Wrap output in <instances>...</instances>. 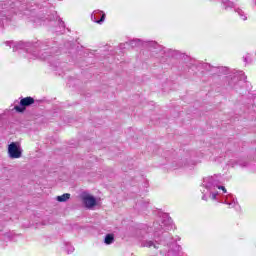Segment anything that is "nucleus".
Returning a JSON list of instances; mask_svg holds the SVG:
<instances>
[{
  "label": "nucleus",
  "mask_w": 256,
  "mask_h": 256,
  "mask_svg": "<svg viewBox=\"0 0 256 256\" xmlns=\"http://www.w3.org/2000/svg\"><path fill=\"white\" fill-rule=\"evenodd\" d=\"M154 237L159 239L160 243L167 245L168 252L167 256H177L181 252V246L177 245V241H181V237H178L176 240L172 238L171 234L165 231H171L173 229V219L169 214H163L158 222H155L154 225Z\"/></svg>",
  "instance_id": "1"
},
{
  "label": "nucleus",
  "mask_w": 256,
  "mask_h": 256,
  "mask_svg": "<svg viewBox=\"0 0 256 256\" xmlns=\"http://www.w3.org/2000/svg\"><path fill=\"white\" fill-rule=\"evenodd\" d=\"M6 45L12 47L13 51L25 49L27 59H47L51 55V51H47V44L43 42L23 43V42H5Z\"/></svg>",
  "instance_id": "2"
},
{
  "label": "nucleus",
  "mask_w": 256,
  "mask_h": 256,
  "mask_svg": "<svg viewBox=\"0 0 256 256\" xmlns=\"http://www.w3.org/2000/svg\"><path fill=\"white\" fill-rule=\"evenodd\" d=\"M247 81V76H245V73L243 71L236 72L232 78L228 81L229 87L232 89H239L241 87L242 83H245Z\"/></svg>",
  "instance_id": "3"
},
{
  "label": "nucleus",
  "mask_w": 256,
  "mask_h": 256,
  "mask_svg": "<svg viewBox=\"0 0 256 256\" xmlns=\"http://www.w3.org/2000/svg\"><path fill=\"white\" fill-rule=\"evenodd\" d=\"M36 7H38L37 2L27 0L26 3H22L18 6V15H25L26 17H29L33 15V11H35Z\"/></svg>",
  "instance_id": "4"
},
{
  "label": "nucleus",
  "mask_w": 256,
  "mask_h": 256,
  "mask_svg": "<svg viewBox=\"0 0 256 256\" xmlns=\"http://www.w3.org/2000/svg\"><path fill=\"white\" fill-rule=\"evenodd\" d=\"M23 155V149H21V145L19 142H11L8 145V157L10 159H20Z\"/></svg>",
  "instance_id": "5"
},
{
  "label": "nucleus",
  "mask_w": 256,
  "mask_h": 256,
  "mask_svg": "<svg viewBox=\"0 0 256 256\" xmlns=\"http://www.w3.org/2000/svg\"><path fill=\"white\" fill-rule=\"evenodd\" d=\"M220 183V175L208 176L203 179V187H205V189H208V191H213V189H215V187H217Z\"/></svg>",
  "instance_id": "6"
},
{
  "label": "nucleus",
  "mask_w": 256,
  "mask_h": 256,
  "mask_svg": "<svg viewBox=\"0 0 256 256\" xmlns=\"http://www.w3.org/2000/svg\"><path fill=\"white\" fill-rule=\"evenodd\" d=\"M33 103H35V99L31 96H28V97L22 98L20 100V106L16 105L14 106V109L17 113H25V109H27V107H31Z\"/></svg>",
  "instance_id": "7"
},
{
  "label": "nucleus",
  "mask_w": 256,
  "mask_h": 256,
  "mask_svg": "<svg viewBox=\"0 0 256 256\" xmlns=\"http://www.w3.org/2000/svg\"><path fill=\"white\" fill-rule=\"evenodd\" d=\"M81 199L82 202L84 203L85 207H87V209H93V207H95V205H97V198H95V196H91L90 194L83 192L81 194Z\"/></svg>",
  "instance_id": "8"
},
{
  "label": "nucleus",
  "mask_w": 256,
  "mask_h": 256,
  "mask_svg": "<svg viewBox=\"0 0 256 256\" xmlns=\"http://www.w3.org/2000/svg\"><path fill=\"white\" fill-rule=\"evenodd\" d=\"M204 69L206 71H211L213 75H227V67H215L211 66V64H205Z\"/></svg>",
  "instance_id": "9"
},
{
  "label": "nucleus",
  "mask_w": 256,
  "mask_h": 256,
  "mask_svg": "<svg viewBox=\"0 0 256 256\" xmlns=\"http://www.w3.org/2000/svg\"><path fill=\"white\" fill-rule=\"evenodd\" d=\"M105 17V13L101 10H95L91 15L92 21L98 23V25H101L105 21Z\"/></svg>",
  "instance_id": "10"
},
{
  "label": "nucleus",
  "mask_w": 256,
  "mask_h": 256,
  "mask_svg": "<svg viewBox=\"0 0 256 256\" xmlns=\"http://www.w3.org/2000/svg\"><path fill=\"white\" fill-rule=\"evenodd\" d=\"M159 245H161V243H159V240L155 239V240H144L141 243V247H147L148 249H159Z\"/></svg>",
  "instance_id": "11"
},
{
  "label": "nucleus",
  "mask_w": 256,
  "mask_h": 256,
  "mask_svg": "<svg viewBox=\"0 0 256 256\" xmlns=\"http://www.w3.org/2000/svg\"><path fill=\"white\" fill-rule=\"evenodd\" d=\"M229 167H247V160L239 159V160H230L228 162Z\"/></svg>",
  "instance_id": "12"
},
{
  "label": "nucleus",
  "mask_w": 256,
  "mask_h": 256,
  "mask_svg": "<svg viewBox=\"0 0 256 256\" xmlns=\"http://www.w3.org/2000/svg\"><path fill=\"white\" fill-rule=\"evenodd\" d=\"M105 245H112V243H115V235L114 234H106L104 238Z\"/></svg>",
  "instance_id": "13"
},
{
  "label": "nucleus",
  "mask_w": 256,
  "mask_h": 256,
  "mask_svg": "<svg viewBox=\"0 0 256 256\" xmlns=\"http://www.w3.org/2000/svg\"><path fill=\"white\" fill-rule=\"evenodd\" d=\"M126 45H130V47H141V45H143V41H141V39H133L126 42Z\"/></svg>",
  "instance_id": "14"
},
{
  "label": "nucleus",
  "mask_w": 256,
  "mask_h": 256,
  "mask_svg": "<svg viewBox=\"0 0 256 256\" xmlns=\"http://www.w3.org/2000/svg\"><path fill=\"white\" fill-rule=\"evenodd\" d=\"M69 199H71V194L69 193H65L61 196L56 197V201H58L59 203H65V201H69Z\"/></svg>",
  "instance_id": "15"
},
{
  "label": "nucleus",
  "mask_w": 256,
  "mask_h": 256,
  "mask_svg": "<svg viewBox=\"0 0 256 256\" xmlns=\"http://www.w3.org/2000/svg\"><path fill=\"white\" fill-rule=\"evenodd\" d=\"M222 5L224 7L225 10L227 9H233V7H235V3H233L230 0H222Z\"/></svg>",
  "instance_id": "16"
},
{
  "label": "nucleus",
  "mask_w": 256,
  "mask_h": 256,
  "mask_svg": "<svg viewBox=\"0 0 256 256\" xmlns=\"http://www.w3.org/2000/svg\"><path fill=\"white\" fill-rule=\"evenodd\" d=\"M46 19H48V21H58L60 27H65V22H63V20H61L59 16H57V13H55V16H53V18H46Z\"/></svg>",
  "instance_id": "17"
},
{
  "label": "nucleus",
  "mask_w": 256,
  "mask_h": 256,
  "mask_svg": "<svg viewBox=\"0 0 256 256\" xmlns=\"http://www.w3.org/2000/svg\"><path fill=\"white\" fill-rule=\"evenodd\" d=\"M183 167H187L188 169H191V167H193V165H195V161L189 159V158H186L183 160Z\"/></svg>",
  "instance_id": "18"
},
{
  "label": "nucleus",
  "mask_w": 256,
  "mask_h": 256,
  "mask_svg": "<svg viewBox=\"0 0 256 256\" xmlns=\"http://www.w3.org/2000/svg\"><path fill=\"white\" fill-rule=\"evenodd\" d=\"M146 45L150 47V49H161V46L155 41L146 42Z\"/></svg>",
  "instance_id": "19"
},
{
  "label": "nucleus",
  "mask_w": 256,
  "mask_h": 256,
  "mask_svg": "<svg viewBox=\"0 0 256 256\" xmlns=\"http://www.w3.org/2000/svg\"><path fill=\"white\" fill-rule=\"evenodd\" d=\"M235 11L236 13H238L239 17H241L243 21H247V16L245 15V12H243V10L238 8Z\"/></svg>",
  "instance_id": "20"
},
{
  "label": "nucleus",
  "mask_w": 256,
  "mask_h": 256,
  "mask_svg": "<svg viewBox=\"0 0 256 256\" xmlns=\"http://www.w3.org/2000/svg\"><path fill=\"white\" fill-rule=\"evenodd\" d=\"M33 23H36V25H43V21H45V17H37L32 19Z\"/></svg>",
  "instance_id": "21"
},
{
  "label": "nucleus",
  "mask_w": 256,
  "mask_h": 256,
  "mask_svg": "<svg viewBox=\"0 0 256 256\" xmlns=\"http://www.w3.org/2000/svg\"><path fill=\"white\" fill-rule=\"evenodd\" d=\"M3 19H7V14L4 11L0 12V25L3 23Z\"/></svg>",
  "instance_id": "22"
},
{
  "label": "nucleus",
  "mask_w": 256,
  "mask_h": 256,
  "mask_svg": "<svg viewBox=\"0 0 256 256\" xmlns=\"http://www.w3.org/2000/svg\"><path fill=\"white\" fill-rule=\"evenodd\" d=\"M217 195H219L218 192H210V198L215 201V199H217Z\"/></svg>",
  "instance_id": "23"
},
{
  "label": "nucleus",
  "mask_w": 256,
  "mask_h": 256,
  "mask_svg": "<svg viewBox=\"0 0 256 256\" xmlns=\"http://www.w3.org/2000/svg\"><path fill=\"white\" fill-rule=\"evenodd\" d=\"M226 205H229L230 207H235V199H233V201L232 202H228L227 200H225V202H224Z\"/></svg>",
  "instance_id": "24"
},
{
  "label": "nucleus",
  "mask_w": 256,
  "mask_h": 256,
  "mask_svg": "<svg viewBox=\"0 0 256 256\" xmlns=\"http://www.w3.org/2000/svg\"><path fill=\"white\" fill-rule=\"evenodd\" d=\"M73 251H75V248H74L73 246H69V247L67 248V254H68V255H71V253H73Z\"/></svg>",
  "instance_id": "25"
},
{
  "label": "nucleus",
  "mask_w": 256,
  "mask_h": 256,
  "mask_svg": "<svg viewBox=\"0 0 256 256\" xmlns=\"http://www.w3.org/2000/svg\"><path fill=\"white\" fill-rule=\"evenodd\" d=\"M216 187H217V189H221L223 191V193H227V189L225 188V186H220L218 184V186H216Z\"/></svg>",
  "instance_id": "26"
},
{
  "label": "nucleus",
  "mask_w": 256,
  "mask_h": 256,
  "mask_svg": "<svg viewBox=\"0 0 256 256\" xmlns=\"http://www.w3.org/2000/svg\"><path fill=\"white\" fill-rule=\"evenodd\" d=\"M202 200H203V201H207V195L204 194V195L202 196Z\"/></svg>",
  "instance_id": "27"
},
{
  "label": "nucleus",
  "mask_w": 256,
  "mask_h": 256,
  "mask_svg": "<svg viewBox=\"0 0 256 256\" xmlns=\"http://www.w3.org/2000/svg\"><path fill=\"white\" fill-rule=\"evenodd\" d=\"M244 62H245V63H248V61H247V56L244 57Z\"/></svg>",
  "instance_id": "28"
},
{
  "label": "nucleus",
  "mask_w": 256,
  "mask_h": 256,
  "mask_svg": "<svg viewBox=\"0 0 256 256\" xmlns=\"http://www.w3.org/2000/svg\"><path fill=\"white\" fill-rule=\"evenodd\" d=\"M228 197H233V195L230 194Z\"/></svg>",
  "instance_id": "29"
},
{
  "label": "nucleus",
  "mask_w": 256,
  "mask_h": 256,
  "mask_svg": "<svg viewBox=\"0 0 256 256\" xmlns=\"http://www.w3.org/2000/svg\"><path fill=\"white\" fill-rule=\"evenodd\" d=\"M32 1H37V0H32Z\"/></svg>",
  "instance_id": "30"
}]
</instances>
